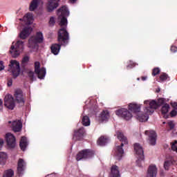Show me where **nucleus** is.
<instances>
[{
    "label": "nucleus",
    "instance_id": "obj_9",
    "mask_svg": "<svg viewBox=\"0 0 177 177\" xmlns=\"http://www.w3.org/2000/svg\"><path fill=\"white\" fill-rule=\"evenodd\" d=\"M134 150L136 151V154L138 156L137 165L138 167H142V162L145 160V152L143 151V148L139 143H136L134 144Z\"/></svg>",
    "mask_w": 177,
    "mask_h": 177
},
{
    "label": "nucleus",
    "instance_id": "obj_1",
    "mask_svg": "<svg viewBox=\"0 0 177 177\" xmlns=\"http://www.w3.org/2000/svg\"><path fill=\"white\" fill-rule=\"evenodd\" d=\"M144 104H145L144 113H140V104L136 103H131L129 104V110L136 115V118L140 122L147 121V120H149V115H151V114L154 113V110H157L160 106V104H158L154 100H147L144 102Z\"/></svg>",
    "mask_w": 177,
    "mask_h": 177
},
{
    "label": "nucleus",
    "instance_id": "obj_2",
    "mask_svg": "<svg viewBox=\"0 0 177 177\" xmlns=\"http://www.w3.org/2000/svg\"><path fill=\"white\" fill-rule=\"evenodd\" d=\"M68 39H70V36L68 35V32H67V29H66V28H62L59 29L57 37V41L59 44H53L50 47L51 53L55 55H59L62 45L66 46V45L68 44Z\"/></svg>",
    "mask_w": 177,
    "mask_h": 177
},
{
    "label": "nucleus",
    "instance_id": "obj_30",
    "mask_svg": "<svg viewBox=\"0 0 177 177\" xmlns=\"http://www.w3.org/2000/svg\"><path fill=\"white\" fill-rule=\"evenodd\" d=\"M82 124L84 127H89V125H91V120H89V117L87 115L84 116L82 120Z\"/></svg>",
    "mask_w": 177,
    "mask_h": 177
},
{
    "label": "nucleus",
    "instance_id": "obj_27",
    "mask_svg": "<svg viewBox=\"0 0 177 177\" xmlns=\"http://www.w3.org/2000/svg\"><path fill=\"white\" fill-rule=\"evenodd\" d=\"M8 158V154L5 152H0V164L1 165H5V162H6V160Z\"/></svg>",
    "mask_w": 177,
    "mask_h": 177
},
{
    "label": "nucleus",
    "instance_id": "obj_21",
    "mask_svg": "<svg viewBox=\"0 0 177 177\" xmlns=\"http://www.w3.org/2000/svg\"><path fill=\"white\" fill-rule=\"evenodd\" d=\"M110 177H121L120 174V167L118 166L113 165L111 167Z\"/></svg>",
    "mask_w": 177,
    "mask_h": 177
},
{
    "label": "nucleus",
    "instance_id": "obj_37",
    "mask_svg": "<svg viewBox=\"0 0 177 177\" xmlns=\"http://www.w3.org/2000/svg\"><path fill=\"white\" fill-rule=\"evenodd\" d=\"M28 76L29 77L30 81H34V72L32 71H30L28 73Z\"/></svg>",
    "mask_w": 177,
    "mask_h": 177
},
{
    "label": "nucleus",
    "instance_id": "obj_47",
    "mask_svg": "<svg viewBox=\"0 0 177 177\" xmlns=\"http://www.w3.org/2000/svg\"><path fill=\"white\" fill-rule=\"evenodd\" d=\"M141 80H142V81H146V80H147V77L142 76L141 77Z\"/></svg>",
    "mask_w": 177,
    "mask_h": 177
},
{
    "label": "nucleus",
    "instance_id": "obj_28",
    "mask_svg": "<svg viewBox=\"0 0 177 177\" xmlns=\"http://www.w3.org/2000/svg\"><path fill=\"white\" fill-rule=\"evenodd\" d=\"M24 20H27V24H31L32 23V20H34V17L32 14L28 12L24 17Z\"/></svg>",
    "mask_w": 177,
    "mask_h": 177
},
{
    "label": "nucleus",
    "instance_id": "obj_13",
    "mask_svg": "<svg viewBox=\"0 0 177 177\" xmlns=\"http://www.w3.org/2000/svg\"><path fill=\"white\" fill-rule=\"evenodd\" d=\"M145 135L149 137L148 140L149 145H151V146H155L157 142V133H156V131L153 130H147L145 131Z\"/></svg>",
    "mask_w": 177,
    "mask_h": 177
},
{
    "label": "nucleus",
    "instance_id": "obj_5",
    "mask_svg": "<svg viewBox=\"0 0 177 177\" xmlns=\"http://www.w3.org/2000/svg\"><path fill=\"white\" fill-rule=\"evenodd\" d=\"M24 48V42L22 41L18 40L15 44V46L14 45L11 46L10 49V53L12 56V57H14V59H16V57H18L23 52V49Z\"/></svg>",
    "mask_w": 177,
    "mask_h": 177
},
{
    "label": "nucleus",
    "instance_id": "obj_44",
    "mask_svg": "<svg viewBox=\"0 0 177 177\" xmlns=\"http://www.w3.org/2000/svg\"><path fill=\"white\" fill-rule=\"evenodd\" d=\"M5 68V66H3V62L0 61V71L3 70Z\"/></svg>",
    "mask_w": 177,
    "mask_h": 177
},
{
    "label": "nucleus",
    "instance_id": "obj_24",
    "mask_svg": "<svg viewBox=\"0 0 177 177\" xmlns=\"http://www.w3.org/2000/svg\"><path fill=\"white\" fill-rule=\"evenodd\" d=\"M39 2H41V0H32L29 6L30 12H34V10L37 9L38 6H39Z\"/></svg>",
    "mask_w": 177,
    "mask_h": 177
},
{
    "label": "nucleus",
    "instance_id": "obj_38",
    "mask_svg": "<svg viewBox=\"0 0 177 177\" xmlns=\"http://www.w3.org/2000/svg\"><path fill=\"white\" fill-rule=\"evenodd\" d=\"M171 149L177 153V141H174V142L171 144Z\"/></svg>",
    "mask_w": 177,
    "mask_h": 177
},
{
    "label": "nucleus",
    "instance_id": "obj_3",
    "mask_svg": "<svg viewBox=\"0 0 177 177\" xmlns=\"http://www.w3.org/2000/svg\"><path fill=\"white\" fill-rule=\"evenodd\" d=\"M117 136L118 139L122 142V144L120 146H118L116 147L115 151V156L118 157V160H121L122 158V154H124V149L122 147H124V145H128V139L125 136H124V133L121 131H117Z\"/></svg>",
    "mask_w": 177,
    "mask_h": 177
},
{
    "label": "nucleus",
    "instance_id": "obj_42",
    "mask_svg": "<svg viewBox=\"0 0 177 177\" xmlns=\"http://www.w3.org/2000/svg\"><path fill=\"white\" fill-rule=\"evenodd\" d=\"M49 23L50 24H55V18L53 17H51L50 18Z\"/></svg>",
    "mask_w": 177,
    "mask_h": 177
},
{
    "label": "nucleus",
    "instance_id": "obj_15",
    "mask_svg": "<svg viewBox=\"0 0 177 177\" xmlns=\"http://www.w3.org/2000/svg\"><path fill=\"white\" fill-rule=\"evenodd\" d=\"M8 124H11L10 127L13 132H20L23 128V123L21 120L8 121Z\"/></svg>",
    "mask_w": 177,
    "mask_h": 177
},
{
    "label": "nucleus",
    "instance_id": "obj_7",
    "mask_svg": "<svg viewBox=\"0 0 177 177\" xmlns=\"http://www.w3.org/2000/svg\"><path fill=\"white\" fill-rule=\"evenodd\" d=\"M42 42H44V35L41 32H37L35 36L30 37L28 40L30 48H35L38 46V44H42Z\"/></svg>",
    "mask_w": 177,
    "mask_h": 177
},
{
    "label": "nucleus",
    "instance_id": "obj_41",
    "mask_svg": "<svg viewBox=\"0 0 177 177\" xmlns=\"http://www.w3.org/2000/svg\"><path fill=\"white\" fill-rule=\"evenodd\" d=\"M135 67V64L134 63H131L127 66V70H129V68H133Z\"/></svg>",
    "mask_w": 177,
    "mask_h": 177
},
{
    "label": "nucleus",
    "instance_id": "obj_17",
    "mask_svg": "<svg viewBox=\"0 0 177 177\" xmlns=\"http://www.w3.org/2000/svg\"><path fill=\"white\" fill-rule=\"evenodd\" d=\"M26 165H27V164L26 163V162L24 161V159H22V158L19 159L18 163H17V174L19 176H21V175H23V174H24V171L26 169Z\"/></svg>",
    "mask_w": 177,
    "mask_h": 177
},
{
    "label": "nucleus",
    "instance_id": "obj_33",
    "mask_svg": "<svg viewBox=\"0 0 177 177\" xmlns=\"http://www.w3.org/2000/svg\"><path fill=\"white\" fill-rule=\"evenodd\" d=\"M28 62H30V57H28V56L24 57L21 60L22 67H26V66H27V63H28Z\"/></svg>",
    "mask_w": 177,
    "mask_h": 177
},
{
    "label": "nucleus",
    "instance_id": "obj_4",
    "mask_svg": "<svg viewBox=\"0 0 177 177\" xmlns=\"http://www.w3.org/2000/svg\"><path fill=\"white\" fill-rule=\"evenodd\" d=\"M57 15L59 16V19H61L59 26L63 27V26H67V17L69 16L70 12H68V8L67 6H64L59 8L57 11Z\"/></svg>",
    "mask_w": 177,
    "mask_h": 177
},
{
    "label": "nucleus",
    "instance_id": "obj_43",
    "mask_svg": "<svg viewBox=\"0 0 177 177\" xmlns=\"http://www.w3.org/2000/svg\"><path fill=\"white\" fill-rule=\"evenodd\" d=\"M2 147H3V140L0 138V150H2Z\"/></svg>",
    "mask_w": 177,
    "mask_h": 177
},
{
    "label": "nucleus",
    "instance_id": "obj_20",
    "mask_svg": "<svg viewBox=\"0 0 177 177\" xmlns=\"http://www.w3.org/2000/svg\"><path fill=\"white\" fill-rule=\"evenodd\" d=\"M32 31V28L31 27H25L22 31L19 33V38L21 39H26L31 34Z\"/></svg>",
    "mask_w": 177,
    "mask_h": 177
},
{
    "label": "nucleus",
    "instance_id": "obj_6",
    "mask_svg": "<svg viewBox=\"0 0 177 177\" xmlns=\"http://www.w3.org/2000/svg\"><path fill=\"white\" fill-rule=\"evenodd\" d=\"M8 71L12 74L14 78H17L20 75V63L17 60H10L8 65Z\"/></svg>",
    "mask_w": 177,
    "mask_h": 177
},
{
    "label": "nucleus",
    "instance_id": "obj_22",
    "mask_svg": "<svg viewBox=\"0 0 177 177\" xmlns=\"http://www.w3.org/2000/svg\"><path fill=\"white\" fill-rule=\"evenodd\" d=\"M109 118H110V113L107 110L102 111L100 114L99 120L101 121V122L109 121Z\"/></svg>",
    "mask_w": 177,
    "mask_h": 177
},
{
    "label": "nucleus",
    "instance_id": "obj_35",
    "mask_svg": "<svg viewBox=\"0 0 177 177\" xmlns=\"http://www.w3.org/2000/svg\"><path fill=\"white\" fill-rule=\"evenodd\" d=\"M160 80L161 81H167L168 80V75L167 73H162L160 76Z\"/></svg>",
    "mask_w": 177,
    "mask_h": 177
},
{
    "label": "nucleus",
    "instance_id": "obj_29",
    "mask_svg": "<svg viewBox=\"0 0 177 177\" xmlns=\"http://www.w3.org/2000/svg\"><path fill=\"white\" fill-rule=\"evenodd\" d=\"M169 109H170L169 104H165L162 106L160 111H161L162 114L163 115H165V114L168 113V111H169Z\"/></svg>",
    "mask_w": 177,
    "mask_h": 177
},
{
    "label": "nucleus",
    "instance_id": "obj_49",
    "mask_svg": "<svg viewBox=\"0 0 177 177\" xmlns=\"http://www.w3.org/2000/svg\"><path fill=\"white\" fill-rule=\"evenodd\" d=\"M161 91V89L160 88H158V89H156V92L157 93H160Z\"/></svg>",
    "mask_w": 177,
    "mask_h": 177
},
{
    "label": "nucleus",
    "instance_id": "obj_19",
    "mask_svg": "<svg viewBox=\"0 0 177 177\" xmlns=\"http://www.w3.org/2000/svg\"><path fill=\"white\" fill-rule=\"evenodd\" d=\"M59 7V3L57 0H48L47 3V10L50 13L53 12L55 9Z\"/></svg>",
    "mask_w": 177,
    "mask_h": 177
},
{
    "label": "nucleus",
    "instance_id": "obj_16",
    "mask_svg": "<svg viewBox=\"0 0 177 177\" xmlns=\"http://www.w3.org/2000/svg\"><path fill=\"white\" fill-rule=\"evenodd\" d=\"M84 136H85V129L84 127H80L79 129L74 131V140H82Z\"/></svg>",
    "mask_w": 177,
    "mask_h": 177
},
{
    "label": "nucleus",
    "instance_id": "obj_31",
    "mask_svg": "<svg viewBox=\"0 0 177 177\" xmlns=\"http://www.w3.org/2000/svg\"><path fill=\"white\" fill-rule=\"evenodd\" d=\"M175 164V160H166L164 163V168L166 171H168L169 169V167L171 165Z\"/></svg>",
    "mask_w": 177,
    "mask_h": 177
},
{
    "label": "nucleus",
    "instance_id": "obj_34",
    "mask_svg": "<svg viewBox=\"0 0 177 177\" xmlns=\"http://www.w3.org/2000/svg\"><path fill=\"white\" fill-rule=\"evenodd\" d=\"M161 70L159 69V68H154L152 71V75L153 77H156V75H158L160 74Z\"/></svg>",
    "mask_w": 177,
    "mask_h": 177
},
{
    "label": "nucleus",
    "instance_id": "obj_18",
    "mask_svg": "<svg viewBox=\"0 0 177 177\" xmlns=\"http://www.w3.org/2000/svg\"><path fill=\"white\" fill-rule=\"evenodd\" d=\"M6 139L8 147H10V149H13L15 146H16V138L15 137V136H13V134L8 133L6 135Z\"/></svg>",
    "mask_w": 177,
    "mask_h": 177
},
{
    "label": "nucleus",
    "instance_id": "obj_25",
    "mask_svg": "<svg viewBox=\"0 0 177 177\" xmlns=\"http://www.w3.org/2000/svg\"><path fill=\"white\" fill-rule=\"evenodd\" d=\"M19 146L22 151H24L26 149H27V146H28V142H27V138H26L25 136L21 137V139L19 142Z\"/></svg>",
    "mask_w": 177,
    "mask_h": 177
},
{
    "label": "nucleus",
    "instance_id": "obj_11",
    "mask_svg": "<svg viewBox=\"0 0 177 177\" xmlns=\"http://www.w3.org/2000/svg\"><path fill=\"white\" fill-rule=\"evenodd\" d=\"M115 114L119 117H122V118H124V120H126V121H129V120L133 117L132 113L129 112L128 109L124 108L117 110Z\"/></svg>",
    "mask_w": 177,
    "mask_h": 177
},
{
    "label": "nucleus",
    "instance_id": "obj_23",
    "mask_svg": "<svg viewBox=\"0 0 177 177\" xmlns=\"http://www.w3.org/2000/svg\"><path fill=\"white\" fill-rule=\"evenodd\" d=\"M148 177H156L157 176V167L154 165H150L147 171Z\"/></svg>",
    "mask_w": 177,
    "mask_h": 177
},
{
    "label": "nucleus",
    "instance_id": "obj_26",
    "mask_svg": "<svg viewBox=\"0 0 177 177\" xmlns=\"http://www.w3.org/2000/svg\"><path fill=\"white\" fill-rule=\"evenodd\" d=\"M108 142H109V138L104 136H101L97 140V144L99 145V146H106Z\"/></svg>",
    "mask_w": 177,
    "mask_h": 177
},
{
    "label": "nucleus",
    "instance_id": "obj_48",
    "mask_svg": "<svg viewBox=\"0 0 177 177\" xmlns=\"http://www.w3.org/2000/svg\"><path fill=\"white\" fill-rule=\"evenodd\" d=\"M8 86H12V80H9V81L8 82Z\"/></svg>",
    "mask_w": 177,
    "mask_h": 177
},
{
    "label": "nucleus",
    "instance_id": "obj_46",
    "mask_svg": "<svg viewBox=\"0 0 177 177\" xmlns=\"http://www.w3.org/2000/svg\"><path fill=\"white\" fill-rule=\"evenodd\" d=\"M3 102H2V100H0V110H2V107H3Z\"/></svg>",
    "mask_w": 177,
    "mask_h": 177
},
{
    "label": "nucleus",
    "instance_id": "obj_14",
    "mask_svg": "<svg viewBox=\"0 0 177 177\" xmlns=\"http://www.w3.org/2000/svg\"><path fill=\"white\" fill-rule=\"evenodd\" d=\"M14 97L17 103H19L24 105V95H23V91L20 88H17L14 92Z\"/></svg>",
    "mask_w": 177,
    "mask_h": 177
},
{
    "label": "nucleus",
    "instance_id": "obj_10",
    "mask_svg": "<svg viewBox=\"0 0 177 177\" xmlns=\"http://www.w3.org/2000/svg\"><path fill=\"white\" fill-rule=\"evenodd\" d=\"M35 73L37 75L39 80H44L46 75V69L44 67L41 68V63L39 62H35Z\"/></svg>",
    "mask_w": 177,
    "mask_h": 177
},
{
    "label": "nucleus",
    "instance_id": "obj_39",
    "mask_svg": "<svg viewBox=\"0 0 177 177\" xmlns=\"http://www.w3.org/2000/svg\"><path fill=\"white\" fill-rule=\"evenodd\" d=\"M176 115H177V111L176 109H174L170 112V117H176Z\"/></svg>",
    "mask_w": 177,
    "mask_h": 177
},
{
    "label": "nucleus",
    "instance_id": "obj_40",
    "mask_svg": "<svg viewBox=\"0 0 177 177\" xmlns=\"http://www.w3.org/2000/svg\"><path fill=\"white\" fill-rule=\"evenodd\" d=\"M171 52H172L173 53H175L177 52V47L174 46H171V48H170Z\"/></svg>",
    "mask_w": 177,
    "mask_h": 177
},
{
    "label": "nucleus",
    "instance_id": "obj_32",
    "mask_svg": "<svg viewBox=\"0 0 177 177\" xmlns=\"http://www.w3.org/2000/svg\"><path fill=\"white\" fill-rule=\"evenodd\" d=\"M15 175V172L12 169H8L4 171L3 177H12Z\"/></svg>",
    "mask_w": 177,
    "mask_h": 177
},
{
    "label": "nucleus",
    "instance_id": "obj_8",
    "mask_svg": "<svg viewBox=\"0 0 177 177\" xmlns=\"http://www.w3.org/2000/svg\"><path fill=\"white\" fill-rule=\"evenodd\" d=\"M93 156H95V151L92 149H83L77 154L76 160L77 161L88 160V158H92Z\"/></svg>",
    "mask_w": 177,
    "mask_h": 177
},
{
    "label": "nucleus",
    "instance_id": "obj_50",
    "mask_svg": "<svg viewBox=\"0 0 177 177\" xmlns=\"http://www.w3.org/2000/svg\"><path fill=\"white\" fill-rule=\"evenodd\" d=\"M70 1H71V2L72 3H74L75 2H76L77 0H70Z\"/></svg>",
    "mask_w": 177,
    "mask_h": 177
},
{
    "label": "nucleus",
    "instance_id": "obj_52",
    "mask_svg": "<svg viewBox=\"0 0 177 177\" xmlns=\"http://www.w3.org/2000/svg\"><path fill=\"white\" fill-rule=\"evenodd\" d=\"M59 1H60V0H57V2H58V3H59Z\"/></svg>",
    "mask_w": 177,
    "mask_h": 177
},
{
    "label": "nucleus",
    "instance_id": "obj_36",
    "mask_svg": "<svg viewBox=\"0 0 177 177\" xmlns=\"http://www.w3.org/2000/svg\"><path fill=\"white\" fill-rule=\"evenodd\" d=\"M167 127L169 128V131H172L175 128V124H174V122L170 121L167 123Z\"/></svg>",
    "mask_w": 177,
    "mask_h": 177
},
{
    "label": "nucleus",
    "instance_id": "obj_51",
    "mask_svg": "<svg viewBox=\"0 0 177 177\" xmlns=\"http://www.w3.org/2000/svg\"><path fill=\"white\" fill-rule=\"evenodd\" d=\"M137 80H138V81H140V78L138 77V78H137Z\"/></svg>",
    "mask_w": 177,
    "mask_h": 177
},
{
    "label": "nucleus",
    "instance_id": "obj_45",
    "mask_svg": "<svg viewBox=\"0 0 177 177\" xmlns=\"http://www.w3.org/2000/svg\"><path fill=\"white\" fill-rule=\"evenodd\" d=\"M171 107H173V109H174V110H177V102H174L171 104Z\"/></svg>",
    "mask_w": 177,
    "mask_h": 177
},
{
    "label": "nucleus",
    "instance_id": "obj_12",
    "mask_svg": "<svg viewBox=\"0 0 177 177\" xmlns=\"http://www.w3.org/2000/svg\"><path fill=\"white\" fill-rule=\"evenodd\" d=\"M4 106H6L7 109H9V110H13V109H15L16 104H15V98L12 95L8 94L5 96Z\"/></svg>",
    "mask_w": 177,
    "mask_h": 177
}]
</instances>
